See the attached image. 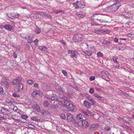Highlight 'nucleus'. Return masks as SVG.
Listing matches in <instances>:
<instances>
[{"mask_svg": "<svg viewBox=\"0 0 134 134\" xmlns=\"http://www.w3.org/2000/svg\"><path fill=\"white\" fill-rule=\"evenodd\" d=\"M38 40L37 39H36L34 41H33V42L36 45L38 44Z\"/></svg>", "mask_w": 134, "mask_h": 134, "instance_id": "49", "label": "nucleus"}, {"mask_svg": "<svg viewBox=\"0 0 134 134\" xmlns=\"http://www.w3.org/2000/svg\"><path fill=\"white\" fill-rule=\"evenodd\" d=\"M43 104L44 106L48 107H50L51 108H52L51 107L49 103L47 100H44L43 102Z\"/></svg>", "mask_w": 134, "mask_h": 134, "instance_id": "23", "label": "nucleus"}, {"mask_svg": "<svg viewBox=\"0 0 134 134\" xmlns=\"http://www.w3.org/2000/svg\"><path fill=\"white\" fill-rule=\"evenodd\" d=\"M4 92V91L3 88H0V94H2Z\"/></svg>", "mask_w": 134, "mask_h": 134, "instance_id": "51", "label": "nucleus"}, {"mask_svg": "<svg viewBox=\"0 0 134 134\" xmlns=\"http://www.w3.org/2000/svg\"><path fill=\"white\" fill-rule=\"evenodd\" d=\"M122 14V15L124 16L125 17L130 18L131 16V14L130 13H127L126 12H123Z\"/></svg>", "mask_w": 134, "mask_h": 134, "instance_id": "20", "label": "nucleus"}, {"mask_svg": "<svg viewBox=\"0 0 134 134\" xmlns=\"http://www.w3.org/2000/svg\"><path fill=\"white\" fill-rule=\"evenodd\" d=\"M45 97L48 99H51L52 100L55 99L57 98V96L56 94L53 93L52 91H51L49 94H47L44 96Z\"/></svg>", "mask_w": 134, "mask_h": 134, "instance_id": "3", "label": "nucleus"}, {"mask_svg": "<svg viewBox=\"0 0 134 134\" xmlns=\"http://www.w3.org/2000/svg\"><path fill=\"white\" fill-rule=\"evenodd\" d=\"M97 55L98 57H102L103 56V54L100 52H99L97 53Z\"/></svg>", "mask_w": 134, "mask_h": 134, "instance_id": "28", "label": "nucleus"}, {"mask_svg": "<svg viewBox=\"0 0 134 134\" xmlns=\"http://www.w3.org/2000/svg\"><path fill=\"white\" fill-rule=\"evenodd\" d=\"M104 129L105 130H106L107 131H108L110 130V127L108 126H106L104 127Z\"/></svg>", "mask_w": 134, "mask_h": 134, "instance_id": "44", "label": "nucleus"}, {"mask_svg": "<svg viewBox=\"0 0 134 134\" xmlns=\"http://www.w3.org/2000/svg\"><path fill=\"white\" fill-rule=\"evenodd\" d=\"M72 5L74 6L75 5H76V6H77V5H78V4H77L76 3H72Z\"/></svg>", "mask_w": 134, "mask_h": 134, "instance_id": "63", "label": "nucleus"}, {"mask_svg": "<svg viewBox=\"0 0 134 134\" xmlns=\"http://www.w3.org/2000/svg\"><path fill=\"white\" fill-rule=\"evenodd\" d=\"M35 109L38 111H40V108L38 106L35 107Z\"/></svg>", "mask_w": 134, "mask_h": 134, "instance_id": "54", "label": "nucleus"}, {"mask_svg": "<svg viewBox=\"0 0 134 134\" xmlns=\"http://www.w3.org/2000/svg\"><path fill=\"white\" fill-rule=\"evenodd\" d=\"M67 121L69 122H72L74 120V117L70 113H68L66 114Z\"/></svg>", "mask_w": 134, "mask_h": 134, "instance_id": "7", "label": "nucleus"}, {"mask_svg": "<svg viewBox=\"0 0 134 134\" xmlns=\"http://www.w3.org/2000/svg\"><path fill=\"white\" fill-rule=\"evenodd\" d=\"M77 15L79 17L83 18L84 15L82 14V13L80 12L77 13Z\"/></svg>", "mask_w": 134, "mask_h": 134, "instance_id": "33", "label": "nucleus"}, {"mask_svg": "<svg viewBox=\"0 0 134 134\" xmlns=\"http://www.w3.org/2000/svg\"><path fill=\"white\" fill-rule=\"evenodd\" d=\"M72 51H71L70 50H68V54H71V52H72Z\"/></svg>", "mask_w": 134, "mask_h": 134, "instance_id": "62", "label": "nucleus"}, {"mask_svg": "<svg viewBox=\"0 0 134 134\" xmlns=\"http://www.w3.org/2000/svg\"><path fill=\"white\" fill-rule=\"evenodd\" d=\"M41 113L42 114L43 116H46L49 114V112L47 110H42Z\"/></svg>", "mask_w": 134, "mask_h": 134, "instance_id": "26", "label": "nucleus"}, {"mask_svg": "<svg viewBox=\"0 0 134 134\" xmlns=\"http://www.w3.org/2000/svg\"><path fill=\"white\" fill-rule=\"evenodd\" d=\"M31 119L33 120L38 122L40 120V118L38 116H34L31 118Z\"/></svg>", "mask_w": 134, "mask_h": 134, "instance_id": "25", "label": "nucleus"}, {"mask_svg": "<svg viewBox=\"0 0 134 134\" xmlns=\"http://www.w3.org/2000/svg\"><path fill=\"white\" fill-rule=\"evenodd\" d=\"M81 112L83 114L86 115V116H88V113L89 112V111L87 112V111H85L83 110H81Z\"/></svg>", "mask_w": 134, "mask_h": 134, "instance_id": "32", "label": "nucleus"}, {"mask_svg": "<svg viewBox=\"0 0 134 134\" xmlns=\"http://www.w3.org/2000/svg\"><path fill=\"white\" fill-rule=\"evenodd\" d=\"M70 56L71 58H73L74 57L76 58L77 55V52L74 50H72L71 54Z\"/></svg>", "mask_w": 134, "mask_h": 134, "instance_id": "18", "label": "nucleus"}, {"mask_svg": "<svg viewBox=\"0 0 134 134\" xmlns=\"http://www.w3.org/2000/svg\"><path fill=\"white\" fill-rule=\"evenodd\" d=\"M13 57L15 58H16L17 57V54L15 53V52H14Z\"/></svg>", "mask_w": 134, "mask_h": 134, "instance_id": "58", "label": "nucleus"}, {"mask_svg": "<svg viewBox=\"0 0 134 134\" xmlns=\"http://www.w3.org/2000/svg\"><path fill=\"white\" fill-rule=\"evenodd\" d=\"M41 29L39 28H37L35 30V32L37 34H39L41 32Z\"/></svg>", "mask_w": 134, "mask_h": 134, "instance_id": "37", "label": "nucleus"}, {"mask_svg": "<svg viewBox=\"0 0 134 134\" xmlns=\"http://www.w3.org/2000/svg\"><path fill=\"white\" fill-rule=\"evenodd\" d=\"M83 53L85 54H86V55H88V56L91 55V54L87 51H85L83 52Z\"/></svg>", "mask_w": 134, "mask_h": 134, "instance_id": "41", "label": "nucleus"}, {"mask_svg": "<svg viewBox=\"0 0 134 134\" xmlns=\"http://www.w3.org/2000/svg\"><path fill=\"white\" fill-rule=\"evenodd\" d=\"M76 119L78 120H84V119H86V118L85 117V115L81 114H79L77 115L76 116Z\"/></svg>", "mask_w": 134, "mask_h": 134, "instance_id": "13", "label": "nucleus"}, {"mask_svg": "<svg viewBox=\"0 0 134 134\" xmlns=\"http://www.w3.org/2000/svg\"><path fill=\"white\" fill-rule=\"evenodd\" d=\"M34 87H35L38 88L39 86L37 83H36L34 84Z\"/></svg>", "mask_w": 134, "mask_h": 134, "instance_id": "53", "label": "nucleus"}, {"mask_svg": "<svg viewBox=\"0 0 134 134\" xmlns=\"http://www.w3.org/2000/svg\"><path fill=\"white\" fill-rule=\"evenodd\" d=\"M127 118V119H129V118L126 117H124L122 118V119L123 120V121L126 122V123L129 122V121L127 119H125V118Z\"/></svg>", "mask_w": 134, "mask_h": 134, "instance_id": "30", "label": "nucleus"}, {"mask_svg": "<svg viewBox=\"0 0 134 134\" xmlns=\"http://www.w3.org/2000/svg\"><path fill=\"white\" fill-rule=\"evenodd\" d=\"M57 130L59 132H61L63 131L62 128L61 127L57 126Z\"/></svg>", "mask_w": 134, "mask_h": 134, "instance_id": "38", "label": "nucleus"}, {"mask_svg": "<svg viewBox=\"0 0 134 134\" xmlns=\"http://www.w3.org/2000/svg\"><path fill=\"white\" fill-rule=\"evenodd\" d=\"M27 42L29 43H31L33 42V39L32 38H29L27 40Z\"/></svg>", "mask_w": 134, "mask_h": 134, "instance_id": "35", "label": "nucleus"}, {"mask_svg": "<svg viewBox=\"0 0 134 134\" xmlns=\"http://www.w3.org/2000/svg\"><path fill=\"white\" fill-rule=\"evenodd\" d=\"M82 127L83 128H85L88 127L89 125L88 122L85 119L82 121Z\"/></svg>", "mask_w": 134, "mask_h": 134, "instance_id": "9", "label": "nucleus"}, {"mask_svg": "<svg viewBox=\"0 0 134 134\" xmlns=\"http://www.w3.org/2000/svg\"><path fill=\"white\" fill-rule=\"evenodd\" d=\"M133 120V119L132 118H130V119L128 120L129 121V122H130L132 121Z\"/></svg>", "mask_w": 134, "mask_h": 134, "instance_id": "60", "label": "nucleus"}, {"mask_svg": "<svg viewBox=\"0 0 134 134\" xmlns=\"http://www.w3.org/2000/svg\"><path fill=\"white\" fill-rule=\"evenodd\" d=\"M60 41L64 45L66 44V42L63 40H61Z\"/></svg>", "mask_w": 134, "mask_h": 134, "instance_id": "57", "label": "nucleus"}, {"mask_svg": "<svg viewBox=\"0 0 134 134\" xmlns=\"http://www.w3.org/2000/svg\"><path fill=\"white\" fill-rule=\"evenodd\" d=\"M120 6V4L116 3L113 4L110 7V8L111 9V10L113 12L115 11L118 9Z\"/></svg>", "mask_w": 134, "mask_h": 134, "instance_id": "5", "label": "nucleus"}, {"mask_svg": "<svg viewBox=\"0 0 134 134\" xmlns=\"http://www.w3.org/2000/svg\"><path fill=\"white\" fill-rule=\"evenodd\" d=\"M36 92L37 93V95H40V94L41 93V92L39 91H36Z\"/></svg>", "mask_w": 134, "mask_h": 134, "instance_id": "56", "label": "nucleus"}, {"mask_svg": "<svg viewBox=\"0 0 134 134\" xmlns=\"http://www.w3.org/2000/svg\"><path fill=\"white\" fill-rule=\"evenodd\" d=\"M100 9V11H103L104 10H105V9L106 8V5H99L98 7Z\"/></svg>", "mask_w": 134, "mask_h": 134, "instance_id": "24", "label": "nucleus"}, {"mask_svg": "<svg viewBox=\"0 0 134 134\" xmlns=\"http://www.w3.org/2000/svg\"><path fill=\"white\" fill-rule=\"evenodd\" d=\"M4 27L5 29L9 31H11L12 29V26L9 24L5 25Z\"/></svg>", "mask_w": 134, "mask_h": 134, "instance_id": "22", "label": "nucleus"}, {"mask_svg": "<svg viewBox=\"0 0 134 134\" xmlns=\"http://www.w3.org/2000/svg\"><path fill=\"white\" fill-rule=\"evenodd\" d=\"M16 109H17V108L16 107H14V108L13 109V110L16 111Z\"/></svg>", "mask_w": 134, "mask_h": 134, "instance_id": "64", "label": "nucleus"}, {"mask_svg": "<svg viewBox=\"0 0 134 134\" xmlns=\"http://www.w3.org/2000/svg\"><path fill=\"white\" fill-rule=\"evenodd\" d=\"M83 104L88 109L90 108L92 104L86 100H84L83 102Z\"/></svg>", "mask_w": 134, "mask_h": 134, "instance_id": "16", "label": "nucleus"}, {"mask_svg": "<svg viewBox=\"0 0 134 134\" xmlns=\"http://www.w3.org/2000/svg\"><path fill=\"white\" fill-rule=\"evenodd\" d=\"M54 87L55 89L57 90L58 91L60 92H62L63 93H65V92L64 89L61 88V87L57 84H55V85L54 86Z\"/></svg>", "mask_w": 134, "mask_h": 134, "instance_id": "10", "label": "nucleus"}, {"mask_svg": "<svg viewBox=\"0 0 134 134\" xmlns=\"http://www.w3.org/2000/svg\"><path fill=\"white\" fill-rule=\"evenodd\" d=\"M2 82L5 85L7 88H8L9 85L10 83V81L7 79H3L2 81Z\"/></svg>", "mask_w": 134, "mask_h": 134, "instance_id": "15", "label": "nucleus"}, {"mask_svg": "<svg viewBox=\"0 0 134 134\" xmlns=\"http://www.w3.org/2000/svg\"><path fill=\"white\" fill-rule=\"evenodd\" d=\"M95 79L94 76H90V81H93Z\"/></svg>", "mask_w": 134, "mask_h": 134, "instance_id": "52", "label": "nucleus"}, {"mask_svg": "<svg viewBox=\"0 0 134 134\" xmlns=\"http://www.w3.org/2000/svg\"><path fill=\"white\" fill-rule=\"evenodd\" d=\"M27 82L29 85H32L33 83L32 80H28L27 81Z\"/></svg>", "mask_w": 134, "mask_h": 134, "instance_id": "34", "label": "nucleus"}, {"mask_svg": "<svg viewBox=\"0 0 134 134\" xmlns=\"http://www.w3.org/2000/svg\"><path fill=\"white\" fill-rule=\"evenodd\" d=\"M1 111L3 113L6 114H9V112L8 110L6 109L4 107H2V108Z\"/></svg>", "mask_w": 134, "mask_h": 134, "instance_id": "19", "label": "nucleus"}, {"mask_svg": "<svg viewBox=\"0 0 134 134\" xmlns=\"http://www.w3.org/2000/svg\"><path fill=\"white\" fill-rule=\"evenodd\" d=\"M12 96L14 97H19L20 96L19 94H16L15 93L14 94H13L12 95Z\"/></svg>", "mask_w": 134, "mask_h": 134, "instance_id": "43", "label": "nucleus"}, {"mask_svg": "<svg viewBox=\"0 0 134 134\" xmlns=\"http://www.w3.org/2000/svg\"><path fill=\"white\" fill-rule=\"evenodd\" d=\"M41 15L43 17L46 16V14L45 12H41Z\"/></svg>", "mask_w": 134, "mask_h": 134, "instance_id": "55", "label": "nucleus"}, {"mask_svg": "<svg viewBox=\"0 0 134 134\" xmlns=\"http://www.w3.org/2000/svg\"><path fill=\"white\" fill-rule=\"evenodd\" d=\"M22 78L21 77H18L16 78L14 80L12 81V83L13 85H16L21 83L20 82L22 80Z\"/></svg>", "mask_w": 134, "mask_h": 134, "instance_id": "4", "label": "nucleus"}, {"mask_svg": "<svg viewBox=\"0 0 134 134\" xmlns=\"http://www.w3.org/2000/svg\"><path fill=\"white\" fill-rule=\"evenodd\" d=\"M85 6V4L83 3L80 2V4H79L77 6H75V8L76 9L81 8H84Z\"/></svg>", "mask_w": 134, "mask_h": 134, "instance_id": "17", "label": "nucleus"}, {"mask_svg": "<svg viewBox=\"0 0 134 134\" xmlns=\"http://www.w3.org/2000/svg\"><path fill=\"white\" fill-rule=\"evenodd\" d=\"M102 15L100 14H94L93 15L92 17L95 20H99L100 21L101 18H102Z\"/></svg>", "mask_w": 134, "mask_h": 134, "instance_id": "8", "label": "nucleus"}, {"mask_svg": "<svg viewBox=\"0 0 134 134\" xmlns=\"http://www.w3.org/2000/svg\"><path fill=\"white\" fill-rule=\"evenodd\" d=\"M46 16L49 19H51V20L52 18V17L50 15L48 14H46Z\"/></svg>", "mask_w": 134, "mask_h": 134, "instance_id": "48", "label": "nucleus"}, {"mask_svg": "<svg viewBox=\"0 0 134 134\" xmlns=\"http://www.w3.org/2000/svg\"><path fill=\"white\" fill-rule=\"evenodd\" d=\"M57 99V98L56 99L52 100L51 102V103L53 104V105L55 107V108L58 107V106L59 104V101Z\"/></svg>", "mask_w": 134, "mask_h": 134, "instance_id": "14", "label": "nucleus"}, {"mask_svg": "<svg viewBox=\"0 0 134 134\" xmlns=\"http://www.w3.org/2000/svg\"><path fill=\"white\" fill-rule=\"evenodd\" d=\"M58 97L64 100V104L66 106H69V108H71L70 111H75L77 109L73 106V104L70 103V100L67 98V97L63 94H59L58 95Z\"/></svg>", "mask_w": 134, "mask_h": 134, "instance_id": "1", "label": "nucleus"}, {"mask_svg": "<svg viewBox=\"0 0 134 134\" xmlns=\"http://www.w3.org/2000/svg\"><path fill=\"white\" fill-rule=\"evenodd\" d=\"M39 49L41 51H42L43 52H45L47 51L48 48L44 46H39Z\"/></svg>", "mask_w": 134, "mask_h": 134, "instance_id": "21", "label": "nucleus"}, {"mask_svg": "<svg viewBox=\"0 0 134 134\" xmlns=\"http://www.w3.org/2000/svg\"><path fill=\"white\" fill-rule=\"evenodd\" d=\"M101 74H105L106 76H107V74H108L109 72L107 71L104 70L102 71L101 72Z\"/></svg>", "mask_w": 134, "mask_h": 134, "instance_id": "31", "label": "nucleus"}, {"mask_svg": "<svg viewBox=\"0 0 134 134\" xmlns=\"http://www.w3.org/2000/svg\"><path fill=\"white\" fill-rule=\"evenodd\" d=\"M14 13H11L9 14H8L7 15L9 18L11 19H14Z\"/></svg>", "mask_w": 134, "mask_h": 134, "instance_id": "27", "label": "nucleus"}, {"mask_svg": "<svg viewBox=\"0 0 134 134\" xmlns=\"http://www.w3.org/2000/svg\"><path fill=\"white\" fill-rule=\"evenodd\" d=\"M67 95L69 98L71 97V96L69 93H68L67 94Z\"/></svg>", "mask_w": 134, "mask_h": 134, "instance_id": "59", "label": "nucleus"}, {"mask_svg": "<svg viewBox=\"0 0 134 134\" xmlns=\"http://www.w3.org/2000/svg\"><path fill=\"white\" fill-rule=\"evenodd\" d=\"M113 59L114 62L116 64H118V62L117 60V58H116V57H113Z\"/></svg>", "mask_w": 134, "mask_h": 134, "instance_id": "36", "label": "nucleus"}, {"mask_svg": "<svg viewBox=\"0 0 134 134\" xmlns=\"http://www.w3.org/2000/svg\"><path fill=\"white\" fill-rule=\"evenodd\" d=\"M60 117L61 118L63 119L66 120V118L65 117V115L63 113H62L60 115Z\"/></svg>", "mask_w": 134, "mask_h": 134, "instance_id": "29", "label": "nucleus"}, {"mask_svg": "<svg viewBox=\"0 0 134 134\" xmlns=\"http://www.w3.org/2000/svg\"><path fill=\"white\" fill-rule=\"evenodd\" d=\"M94 91V89L93 88H91L89 90V92L91 94L93 93Z\"/></svg>", "mask_w": 134, "mask_h": 134, "instance_id": "45", "label": "nucleus"}, {"mask_svg": "<svg viewBox=\"0 0 134 134\" xmlns=\"http://www.w3.org/2000/svg\"><path fill=\"white\" fill-rule=\"evenodd\" d=\"M119 94H122L124 93V92L121 90H119L117 92Z\"/></svg>", "mask_w": 134, "mask_h": 134, "instance_id": "46", "label": "nucleus"}, {"mask_svg": "<svg viewBox=\"0 0 134 134\" xmlns=\"http://www.w3.org/2000/svg\"><path fill=\"white\" fill-rule=\"evenodd\" d=\"M99 127V125L97 124H92L90 127L89 130L92 131L96 130Z\"/></svg>", "mask_w": 134, "mask_h": 134, "instance_id": "6", "label": "nucleus"}, {"mask_svg": "<svg viewBox=\"0 0 134 134\" xmlns=\"http://www.w3.org/2000/svg\"><path fill=\"white\" fill-rule=\"evenodd\" d=\"M36 95H37L36 92V91H34L32 94V95L33 97H35Z\"/></svg>", "mask_w": 134, "mask_h": 134, "instance_id": "42", "label": "nucleus"}, {"mask_svg": "<svg viewBox=\"0 0 134 134\" xmlns=\"http://www.w3.org/2000/svg\"><path fill=\"white\" fill-rule=\"evenodd\" d=\"M21 118L25 120H26L28 118V116L26 115H24L21 116Z\"/></svg>", "mask_w": 134, "mask_h": 134, "instance_id": "39", "label": "nucleus"}, {"mask_svg": "<svg viewBox=\"0 0 134 134\" xmlns=\"http://www.w3.org/2000/svg\"><path fill=\"white\" fill-rule=\"evenodd\" d=\"M114 41L116 42H118V39L117 38H115L114 39Z\"/></svg>", "mask_w": 134, "mask_h": 134, "instance_id": "61", "label": "nucleus"}, {"mask_svg": "<svg viewBox=\"0 0 134 134\" xmlns=\"http://www.w3.org/2000/svg\"><path fill=\"white\" fill-rule=\"evenodd\" d=\"M23 88V85L21 83L18 84V86L15 88V90L16 92H19L21 90H22Z\"/></svg>", "mask_w": 134, "mask_h": 134, "instance_id": "12", "label": "nucleus"}, {"mask_svg": "<svg viewBox=\"0 0 134 134\" xmlns=\"http://www.w3.org/2000/svg\"><path fill=\"white\" fill-rule=\"evenodd\" d=\"M85 96L88 100L91 102L92 105H94L95 104L96 102L93 99L91 98L90 95H89L88 94H85Z\"/></svg>", "mask_w": 134, "mask_h": 134, "instance_id": "11", "label": "nucleus"}, {"mask_svg": "<svg viewBox=\"0 0 134 134\" xmlns=\"http://www.w3.org/2000/svg\"><path fill=\"white\" fill-rule=\"evenodd\" d=\"M62 72L63 74L65 76H67V73L66 71L64 70H62Z\"/></svg>", "mask_w": 134, "mask_h": 134, "instance_id": "47", "label": "nucleus"}, {"mask_svg": "<svg viewBox=\"0 0 134 134\" xmlns=\"http://www.w3.org/2000/svg\"><path fill=\"white\" fill-rule=\"evenodd\" d=\"M13 17L14 18H18L19 17V15L17 13H14Z\"/></svg>", "mask_w": 134, "mask_h": 134, "instance_id": "40", "label": "nucleus"}, {"mask_svg": "<svg viewBox=\"0 0 134 134\" xmlns=\"http://www.w3.org/2000/svg\"><path fill=\"white\" fill-rule=\"evenodd\" d=\"M91 24L92 25H100V24H97L95 22H93L92 23H91Z\"/></svg>", "mask_w": 134, "mask_h": 134, "instance_id": "50", "label": "nucleus"}, {"mask_svg": "<svg viewBox=\"0 0 134 134\" xmlns=\"http://www.w3.org/2000/svg\"><path fill=\"white\" fill-rule=\"evenodd\" d=\"M82 35L80 33H78L75 34L73 38V40L75 42H79L82 40Z\"/></svg>", "mask_w": 134, "mask_h": 134, "instance_id": "2", "label": "nucleus"}]
</instances>
